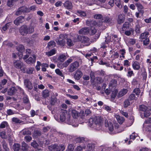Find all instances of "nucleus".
Segmentation results:
<instances>
[{"label":"nucleus","instance_id":"39448f33","mask_svg":"<svg viewBox=\"0 0 151 151\" xmlns=\"http://www.w3.org/2000/svg\"><path fill=\"white\" fill-rule=\"evenodd\" d=\"M23 101L24 104L25 108L27 110L30 109L31 105L30 103L29 97L26 95H24L23 98Z\"/></svg>","mask_w":151,"mask_h":151},{"label":"nucleus","instance_id":"4d7b16f0","mask_svg":"<svg viewBox=\"0 0 151 151\" xmlns=\"http://www.w3.org/2000/svg\"><path fill=\"white\" fill-rule=\"evenodd\" d=\"M57 101V99L56 98H52L50 100V104L52 105H54Z\"/></svg>","mask_w":151,"mask_h":151},{"label":"nucleus","instance_id":"338daca9","mask_svg":"<svg viewBox=\"0 0 151 151\" xmlns=\"http://www.w3.org/2000/svg\"><path fill=\"white\" fill-rule=\"evenodd\" d=\"M89 24L90 25V26L91 27L95 26L96 25H97L98 23H97L96 21L92 20L91 21L89 22Z\"/></svg>","mask_w":151,"mask_h":151},{"label":"nucleus","instance_id":"e2e57ef3","mask_svg":"<svg viewBox=\"0 0 151 151\" xmlns=\"http://www.w3.org/2000/svg\"><path fill=\"white\" fill-rule=\"evenodd\" d=\"M24 139L26 140L27 142H29L32 139V138L31 136L27 135L24 137Z\"/></svg>","mask_w":151,"mask_h":151},{"label":"nucleus","instance_id":"393cba45","mask_svg":"<svg viewBox=\"0 0 151 151\" xmlns=\"http://www.w3.org/2000/svg\"><path fill=\"white\" fill-rule=\"evenodd\" d=\"M116 118L118 122L120 124H122L125 120L124 117L120 116L119 115H117L116 116Z\"/></svg>","mask_w":151,"mask_h":151},{"label":"nucleus","instance_id":"c756f323","mask_svg":"<svg viewBox=\"0 0 151 151\" xmlns=\"http://www.w3.org/2000/svg\"><path fill=\"white\" fill-rule=\"evenodd\" d=\"M117 93L118 91L117 90H115L112 92L111 95V100H114L115 99Z\"/></svg>","mask_w":151,"mask_h":151},{"label":"nucleus","instance_id":"3c124183","mask_svg":"<svg viewBox=\"0 0 151 151\" xmlns=\"http://www.w3.org/2000/svg\"><path fill=\"white\" fill-rule=\"evenodd\" d=\"M112 19L109 17H106L104 18V21L105 22L108 23H111L112 22Z\"/></svg>","mask_w":151,"mask_h":151},{"label":"nucleus","instance_id":"7c9ffc66","mask_svg":"<svg viewBox=\"0 0 151 151\" xmlns=\"http://www.w3.org/2000/svg\"><path fill=\"white\" fill-rule=\"evenodd\" d=\"M16 49L18 51L21 52L24 51L25 50V48L24 46L22 45H19L17 47Z\"/></svg>","mask_w":151,"mask_h":151},{"label":"nucleus","instance_id":"4c0bfd02","mask_svg":"<svg viewBox=\"0 0 151 151\" xmlns=\"http://www.w3.org/2000/svg\"><path fill=\"white\" fill-rule=\"evenodd\" d=\"M6 126V128L9 127V125L7 122L6 121L3 122L0 124V128H4Z\"/></svg>","mask_w":151,"mask_h":151},{"label":"nucleus","instance_id":"c85d7f7f","mask_svg":"<svg viewBox=\"0 0 151 151\" xmlns=\"http://www.w3.org/2000/svg\"><path fill=\"white\" fill-rule=\"evenodd\" d=\"M20 147L19 144L15 143L13 145V149L14 151H18L20 150Z\"/></svg>","mask_w":151,"mask_h":151},{"label":"nucleus","instance_id":"412c9836","mask_svg":"<svg viewBox=\"0 0 151 151\" xmlns=\"http://www.w3.org/2000/svg\"><path fill=\"white\" fill-rule=\"evenodd\" d=\"M95 144L93 143H88L87 145V151H93L95 148Z\"/></svg>","mask_w":151,"mask_h":151},{"label":"nucleus","instance_id":"2eb2a0df","mask_svg":"<svg viewBox=\"0 0 151 151\" xmlns=\"http://www.w3.org/2000/svg\"><path fill=\"white\" fill-rule=\"evenodd\" d=\"M17 91V89L14 87H12L9 89L8 91V94L10 96L14 95Z\"/></svg>","mask_w":151,"mask_h":151},{"label":"nucleus","instance_id":"5fc2aeb1","mask_svg":"<svg viewBox=\"0 0 151 151\" xmlns=\"http://www.w3.org/2000/svg\"><path fill=\"white\" fill-rule=\"evenodd\" d=\"M43 96L44 98H47L49 96V93L47 90H44L42 93Z\"/></svg>","mask_w":151,"mask_h":151},{"label":"nucleus","instance_id":"a19ab883","mask_svg":"<svg viewBox=\"0 0 151 151\" xmlns=\"http://www.w3.org/2000/svg\"><path fill=\"white\" fill-rule=\"evenodd\" d=\"M117 84V81L115 79L112 80L109 83V85L112 87H114L116 86Z\"/></svg>","mask_w":151,"mask_h":151},{"label":"nucleus","instance_id":"4be33fe9","mask_svg":"<svg viewBox=\"0 0 151 151\" xmlns=\"http://www.w3.org/2000/svg\"><path fill=\"white\" fill-rule=\"evenodd\" d=\"M132 66L133 68L135 70H138L140 68V64L137 61H135L132 64Z\"/></svg>","mask_w":151,"mask_h":151},{"label":"nucleus","instance_id":"9b49d317","mask_svg":"<svg viewBox=\"0 0 151 151\" xmlns=\"http://www.w3.org/2000/svg\"><path fill=\"white\" fill-rule=\"evenodd\" d=\"M67 114V111L64 110H62L61 114L60 115V120L63 122L66 119V115Z\"/></svg>","mask_w":151,"mask_h":151},{"label":"nucleus","instance_id":"6ab92c4d","mask_svg":"<svg viewBox=\"0 0 151 151\" xmlns=\"http://www.w3.org/2000/svg\"><path fill=\"white\" fill-rule=\"evenodd\" d=\"M14 65L17 69H21L22 68L21 62L19 60H17L14 63Z\"/></svg>","mask_w":151,"mask_h":151},{"label":"nucleus","instance_id":"1a4fd4ad","mask_svg":"<svg viewBox=\"0 0 151 151\" xmlns=\"http://www.w3.org/2000/svg\"><path fill=\"white\" fill-rule=\"evenodd\" d=\"M32 56L33 58L30 57L28 59L26 60V62L28 64H32L35 62L36 56L33 54L32 55Z\"/></svg>","mask_w":151,"mask_h":151},{"label":"nucleus","instance_id":"f3484780","mask_svg":"<svg viewBox=\"0 0 151 151\" xmlns=\"http://www.w3.org/2000/svg\"><path fill=\"white\" fill-rule=\"evenodd\" d=\"M83 75L82 72L79 70H77L74 74L75 78L77 80H79L81 77Z\"/></svg>","mask_w":151,"mask_h":151},{"label":"nucleus","instance_id":"2f4dec72","mask_svg":"<svg viewBox=\"0 0 151 151\" xmlns=\"http://www.w3.org/2000/svg\"><path fill=\"white\" fill-rule=\"evenodd\" d=\"M49 65L46 63H42L41 65L42 70L43 72L46 71V68H48Z\"/></svg>","mask_w":151,"mask_h":151},{"label":"nucleus","instance_id":"4468645a","mask_svg":"<svg viewBox=\"0 0 151 151\" xmlns=\"http://www.w3.org/2000/svg\"><path fill=\"white\" fill-rule=\"evenodd\" d=\"M89 29L88 27H83L79 31V33L81 35H86L89 33Z\"/></svg>","mask_w":151,"mask_h":151},{"label":"nucleus","instance_id":"f257e3e1","mask_svg":"<svg viewBox=\"0 0 151 151\" xmlns=\"http://www.w3.org/2000/svg\"><path fill=\"white\" fill-rule=\"evenodd\" d=\"M103 119L101 117L95 116L94 117L91 118L89 119V124L91 126L93 124L101 125L103 123Z\"/></svg>","mask_w":151,"mask_h":151},{"label":"nucleus","instance_id":"f704fd0d","mask_svg":"<svg viewBox=\"0 0 151 151\" xmlns=\"http://www.w3.org/2000/svg\"><path fill=\"white\" fill-rule=\"evenodd\" d=\"M55 72L59 76H60L63 78V79H64L65 78V76L63 74L62 72L60 70L58 69L57 68L55 70Z\"/></svg>","mask_w":151,"mask_h":151},{"label":"nucleus","instance_id":"a18cd8bd","mask_svg":"<svg viewBox=\"0 0 151 151\" xmlns=\"http://www.w3.org/2000/svg\"><path fill=\"white\" fill-rule=\"evenodd\" d=\"M77 13L81 17H84L86 16V14L85 12L81 10H78Z\"/></svg>","mask_w":151,"mask_h":151},{"label":"nucleus","instance_id":"49530a36","mask_svg":"<svg viewBox=\"0 0 151 151\" xmlns=\"http://www.w3.org/2000/svg\"><path fill=\"white\" fill-rule=\"evenodd\" d=\"M31 145L36 150L37 149L39 145L35 141H33L31 143Z\"/></svg>","mask_w":151,"mask_h":151},{"label":"nucleus","instance_id":"6e6d98bb","mask_svg":"<svg viewBox=\"0 0 151 151\" xmlns=\"http://www.w3.org/2000/svg\"><path fill=\"white\" fill-rule=\"evenodd\" d=\"M131 64L129 62L128 60H126L124 61V65L127 67L130 66Z\"/></svg>","mask_w":151,"mask_h":151},{"label":"nucleus","instance_id":"f03ea898","mask_svg":"<svg viewBox=\"0 0 151 151\" xmlns=\"http://www.w3.org/2000/svg\"><path fill=\"white\" fill-rule=\"evenodd\" d=\"M139 109L140 111L143 112L144 116L145 117H148L151 114L150 111L148 109L147 107L145 105H140Z\"/></svg>","mask_w":151,"mask_h":151},{"label":"nucleus","instance_id":"8fccbe9b","mask_svg":"<svg viewBox=\"0 0 151 151\" xmlns=\"http://www.w3.org/2000/svg\"><path fill=\"white\" fill-rule=\"evenodd\" d=\"M130 102L129 99L125 100L124 102V108H127L130 105Z\"/></svg>","mask_w":151,"mask_h":151},{"label":"nucleus","instance_id":"680f3d73","mask_svg":"<svg viewBox=\"0 0 151 151\" xmlns=\"http://www.w3.org/2000/svg\"><path fill=\"white\" fill-rule=\"evenodd\" d=\"M12 122L15 123H20V120L18 118L16 117H13L12 119Z\"/></svg>","mask_w":151,"mask_h":151},{"label":"nucleus","instance_id":"13d9d810","mask_svg":"<svg viewBox=\"0 0 151 151\" xmlns=\"http://www.w3.org/2000/svg\"><path fill=\"white\" fill-rule=\"evenodd\" d=\"M94 18L96 19L101 20L103 19V16L102 15L100 14H95L94 15Z\"/></svg>","mask_w":151,"mask_h":151},{"label":"nucleus","instance_id":"0e129e2a","mask_svg":"<svg viewBox=\"0 0 151 151\" xmlns=\"http://www.w3.org/2000/svg\"><path fill=\"white\" fill-rule=\"evenodd\" d=\"M133 92L135 93L137 95H138L140 93V90L139 88H136L134 90Z\"/></svg>","mask_w":151,"mask_h":151},{"label":"nucleus","instance_id":"603ef678","mask_svg":"<svg viewBox=\"0 0 151 151\" xmlns=\"http://www.w3.org/2000/svg\"><path fill=\"white\" fill-rule=\"evenodd\" d=\"M115 3L118 8H121L122 7V6L121 4L120 0H115Z\"/></svg>","mask_w":151,"mask_h":151},{"label":"nucleus","instance_id":"f8f14e48","mask_svg":"<svg viewBox=\"0 0 151 151\" xmlns=\"http://www.w3.org/2000/svg\"><path fill=\"white\" fill-rule=\"evenodd\" d=\"M78 38L79 39V40L78 41H80L81 42V43L83 44H84L86 43H88L89 41V39L87 37L85 36L81 37V36H78Z\"/></svg>","mask_w":151,"mask_h":151},{"label":"nucleus","instance_id":"c03bdc74","mask_svg":"<svg viewBox=\"0 0 151 151\" xmlns=\"http://www.w3.org/2000/svg\"><path fill=\"white\" fill-rule=\"evenodd\" d=\"M68 34H65V33H63L61 34L60 35H59V38L60 39H67L68 37Z\"/></svg>","mask_w":151,"mask_h":151},{"label":"nucleus","instance_id":"de8ad7c7","mask_svg":"<svg viewBox=\"0 0 151 151\" xmlns=\"http://www.w3.org/2000/svg\"><path fill=\"white\" fill-rule=\"evenodd\" d=\"M89 33L91 35H94L96 32V29L94 28L91 27V28L89 30Z\"/></svg>","mask_w":151,"mask_h":151},{"label":"nucleus","instance_id":"0eeeda50","mask_svg":"<svg viewBox=\"0 0 151 151\" xmlns=\"http://www.w3.org/2000/svg\"><path fill=\"white\" fill-rule=\"evenodd\" d=\"M24 84L25 87L29 90H31L33 88L32 83L28 79H26L24 80Z\"/></svg>","mask_w":151,"mask_h":151},{"label":"nucleus","instance_id":"37998d69","mask_svg":"<svg viewBox=\"0 0 151 151\" xmlns=\"http://www.w3.org/2000/svg\"><path fill=\"white\" fill-rule=\"evenodd\" d=\"M34 70V68H27L26 70V73L29 74H32L33 73Z\"/></svg>","mask_w":151,"mask_h":151},{"label":"nucleus","instance_id":"774afa93","mask_svg":"<svg viewBox=\"0 0 151 151\" xmlns=\"http://www.w3.org/2000/svg\"><path fill=\"white\" fill-rule=\"evenodd\" d=\"M73 148L72 145H69L68 147V149L66 150V151H73Z\"/></svg>","mask_w":151,"mask_h":151},{"label":"nucleus","instance_id":"a878e982","mask_svg":"<svg viewBox=\"0 0 151 151\" xmlns=\"http://www.w3.org/2000/svg\"><path fill=\"white\" fill-rule=\"evenodd\" d=\"M11 23L8 22L6 24L2 27V29L4 31H6L7 29H10L11 27Z\"/></svg>","mask_w":151,"mask_h":151},{"label":"nucleus","instance_id":"72a5a7b5","mask_svg":"<svg viewBox=\"0 0 151 151\" xmlns=\"http://www.w3.org/2000/svg\"><path fill=\"white\" fill-rule=\"evenodd\" d=\"M71 114L72 117L74 119H77L78 116V112L75 110H72Z\"/></svg>","mask_w":151,"mask_h":151},{"label":"nucleus","instance_id":"69168bd1","mask_svg":"<svg viewBox=\"0 0 151 151\" xmlns=\"http://www.w3.org/2000/svg\"><path fill=\"white\" fill-rule=\"evenodd\" d=\"M133 75L134 76V74L133 73V72L132 70H128L127 72V76L129 77H131Z\"/></svg>","mask_w":151,"mask_h":151},{"label":"nucleus","instance_id":"9d476101","mask_svg":"<svg viewBox=\"0 0 151 151\" xmlns=\"http://www.w3.org/2000/svg\"><path fill=\"white\" fill-rule=\"evenodd\" d=\"M125 19V16L124 14H119L117 19L118 24H121L123 23Z\"/></svg>","mask_w":151,"mask_h":151},{"label":"nucleus","instance_id":"58836bf2","mask_svg":"<svg viewBox=\"0 0 151 151\" xmlns=\"http://www.w3.org/2000/svg\"><path fill=\"white\" fill-rule=\"evenodd\" d=\"M124 31L125 35L129 36L131 35L132 32H134V30L132 28H130V29L125 30Z\"/></svg>","mask_w":151,"mask_h":151},{"label":"nucleus","instance_id":"79ce46f5","mask_svg":"<svg viewBox=\"0 0 151 151\" xmlns=\"http://www.w3.org/2000/svg\"><path fill=\"white\" fill-rule=\"evenodd\" d=\"M28 8L29 13L30 11H34L37 9V7L35 5H33Z\"/></svg>","mask_w":151,"mask_h":151},{"label":"nucleus","instance_id":"6e6552de","mask_svg":"<svg viewBox=\"0 0 151 151\" xmlns=\"http://www.w3.org/2000/svg\"><path fill=\"white\" fill-rule=\"evenodd\" d=\"M105 125L106 127H108L109 130L111 132H112L114 130V127L112 123L106 119L105 120Z\"/></svg>","mask_w":151,"mask_h":151},{"label":"nucleus","instance_id":"ddd939ff","mask_svg":"<svg viewBox=\"0 0 151 151\" xmlns=\"http://www.w3.org/2000/svg\"><path fill=\"white\" fill-rule=\"evenodd\" d=\"M135 5L136 6L138 12L143 14L144 13V7L140 3H136L135 4Z\"/></svg>","mask_w":151,"mask_h":151},{"label":"nucleus","instance_id":"423d86ee","mask_svg":"<svg viewBox=\"0 0 151 151\" xmlns=\"http://www.w3.org/2000/svg\"><path fill=\"white\" fill-rule=\"evenodd\" d=\"M29 13L28 8L25 6H22L18 9L16 12V14L18 15L22 14V13Z\"/></svg>","mask_w":151,"mask_h":151},{"label":"nucleus","instance_id":"ea45409f","mask_svg":"<svg viewBox=\"0 0 151 151\" xmlns=\"http://www.w3.org/2000/svg\"><path fill=\"white\" fill-rule=\"evenodd\" d=\"M66 58L65 55L63 54L60 55L58 58V59L60 62H63Z\"/></svg>","mask_w":151,"mask_h":151},{"label":"nucleus","instance_id":"864d4df0","mask_svg":"<svg viewBox=\"0 0 151 151\" xmlns=\"http://www.w3.org/2000/svg\"><path fill=\"white\" fill-rule=\"evenodd\" d=\"M150 42V40L149 38H146L143 41V45H144L147 46L149 44Z\"/></svg>","mask_w":151,"mask_h":151},{"label":"nucleus","instance_id":"bf43d9fd","mask_svg":"<svg viewBox=\"0 0 151 151\" xmlns=\"http://www.w3.org/2000/svg\"><path fill=\"white\" fill-rule=\"evenodd\" d=\"M119 52H120V54L122 55V57L124 58H125L124 55L126 53L125 50L124 49H123L121 50H120Z\"/></svg>","mask_w":151,"mask_h":151},{"label":"nucleus","instance_id":"c9c22d12","mask_svg":"<svg viewBox=\"0 0 151 151\" xmlns=\"http://www.w3.org/2000/svg\"><path fill=\"white\" fill-rule=\"evenodd\" d=\"M56 50L55 49H52L50 51L46 52V54L48 56H51L56 53Z\"/></svg>","mask_w":151,"mask_h":151},{"label":"nucleus","instance_id":"5701e85b","mask_svg":"<svg viewBox=\"0 0 151 151\" xmlns=\"http://www.w3.org/2000/svg\"><path fill=\"white\" fill-rule=\"evenodd\" d=\"M59 38L56 42L58 45L61 47H63L65 45V40L62 39L61 40Z\"/></svg>","mask_w":151,"mask_h":151},{"label":"nucleus","instance_id":"052dcab7","mask_svg":"<svg viewBox=\"0 0 151 151\" xmlns=\"http://www.w3.org/2000/svg\"><path fill=\"white\" fill-rule=\"evenodd\" d=\"M90 77L91 79V80L92 81V82H94V81L95 80V77L94 73L93 72H92L90 73Z\"/></svg>","mask_w":151,"mask_h":151},{"label":"nucleus","instance_id":"7ed1b4c3","mask_svg":"<svg viewBox=\"0 0 151 151\" xmlns=\"http://www.w3.org/2000/svg\"><path fill=\"white\" fill-rule=\"evenodd\" d=\"M30 29H28V27L26 25H24L20 27L19 29V32L22 35H26L27 34L31 33L33 31L30 30Z\"/></svg>","mask_w":151,"mask_h":151},{"label":"nucleus","instance_id":"b1692460","mask_svg":"<svg viewBox=\"0 0 151 151\" xmlns=\"http://www.w3.org/2000/svg\"><path fill=\"white\" fill-rule=\"evenodd\" d=\"M41 135V132L38 130H35L33 133V137L34 138H37Z\"/></svg>","mask_w":151,"mask_h":151},{"label":"nucleus","instance_id":"09e8293b","mask_svg":"<svg viewBox=\"0 0 151 151\" xmlns=\"http://www.w3.org/2000/svg\"><path fill=\"white\" fill-rule=\"evenodd\" d=\"M108 40H107L106 39L105 41L103 42H102L101 45V48H103V49H105L107 47V46L106 45V44H108Z\"/></svg>","mask_w":151,"mask_h":151},{"label":"nucleus","instance_id":"bb28decb","mask_svg":"<svg viewBox=\"0 0 151 151\" xmlns=\"http://www.w3.org/2000/svg\"><path fill=\"white\" fill-rule=\"evenodd\" d=\"M1 144L3 148L5 151H9V150L7 144L5 141H3L2 142Z\"/></svg>","mask_w":151,"mask_h":151},{"label":"nucleus","instance_id":"dca6fc26","mask_svg":"<svg viewBox=\"0 0 151 151\" xmlns=\"http://www.w3.org/2000/svg\"><path fill=\"white\" fill-rule=\"evenodd\" d=\"M130 25L131 24L129 22H125L123 24L122 27V31H124L130 29Z\"/></svg>","mask_w":151,"mask_h":151},{"label":"nucleus","instance_id":"20e7f679","mask_svg":"<svg viewBox=\"0 0 151 151\" xmlns=\"http://www.w3.org/2000/svg\"><path fill=\"white\" fill-rule=\"evenodd\" d=\"M79 63L78 62L75 61L71 63L69 66L68 70L70 73H72L76 70L78 67Z\"/></svg>","mask_w":151,"mask_h":151},{"label":"nucleus","instance_id":"e433bc0d","mask_svg":"<svg viewBox=\"0 0 151 151\" xmlns=\"http://www.w3.org/2000/svg\"><path fill=\"white\" fill-rule=\"evenodd\" d=\"M22 151H27L28 147L27 144L24 142L22 143Z\"/></svg>","mask_w":151,"mask_h":151},{"label":"nucleus","instance_id":"a211bd4d","mask_svg":"<svg viewBox=\"0 0 151 151\" xmlns=\"http://www.w3.org/2000/svg\"><path fill=\"white\" fill-rule=\"evenodd\" d=\"M63 4L64 7L67 9H72V4L71 2L69 1H66Z\"/></svg>","mask_w":151,"mask_h":151},{"label":"nucleus","instance_id":"473e14b6","mask_svg":"<svg viewBox=\"0 0 151 151\" xmlns=\"http://www.w3.org/2000/svg\"><path fill=\"white\" fill-rule=\"evenodd\" d=\"M66 44L68 46L71 47L74 45L73 42L70 38H67L66 39Z\"/></svg>","mask_w":151,"mask_h":151},{"label":"nucleus","instance_id":"cd10ccee","mask_svg":"<svg viewBox=\"0 0 151 151\" xmlns=\"http://www.w3.org/2000/svg\"><path fill=\"white\" fill-rule=\"evenodd\" d=\"M149 35V33L148 32H146L143 33H142L140 36V37L142 39H145L146 38H148L147 37Z\"/></svg>","mask_w":151,"mask_h":151},{"label":"nucleus","instance_id":"aec40b11","mask_svg":"<svg viewBox=\"0 0 151 151\" xmlns=\"http://www.w3.org/2000/svg\"><path fill=\"white\" fill-rule=\"evenodd\" d=\"M128 92V90L126 89H123L122 90L120 91L118 94V97H120L126 94Z\"/></svg>","mask_w":151,"mask_h":151}]
</instances>
